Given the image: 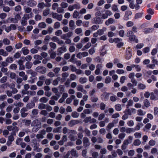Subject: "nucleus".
<instances>
[{"mask_svg":"<svg viewBox=\"0 0 158 158\" xmlns=\"http://www.w3.org/2000/svg\"><path fill=\"white\" fill-rule=\"evenodd\" d=\"M17 68V65L15 64H13L10 66V69H11L16 70Z\"/></svg>","mask_w":158,"mask_h":158,"instance_id":"obj_36","label":"nucleus"},{"mask_svg":"<svg viewBox=\"0 0 158 158\" xmlns=\"http://www.w3.org/2000/svg\"><path fill=\"white\" fill-rule=\"evenodd\" d=\"M106 105L103 102L100 103V109L102 110H103L105 109Z\"/></svg>","mask_w":158,"mask_h":158,"instance_id":"obj_37","label":"nucleus"},{"mask_svg":"<svg viewBox=\"0 0 158 158\" xmlns=\"http://www.w3.org/2000/svg\"><path fill=\"white\" fill-rule=\"evenodd\" d=\"M129 49H130L129 47H128V48L126 49L125 57V58L127 60L130 59L132 56L131 50H129Z\"/></svg>","mask_w":158,"mask_h":158,"instance_id":"obj_1","label":"nucleus"},{"mask_svg":"<svg viewBox=\"0 0 158 158\" xmlns=\"http://www.w3.org/2000/svg\"><path fill=\"white\" fill-rule=\"evenodd\" d=\"M101 59L100 58L99 56H97L95 59V61L98 63H100L101 64L102 63V62L101 61Z\"/></svg>","mask_w":158,"mask_h":158,"instance_id":"obj_60","label":"nucleus"},{"mask_svg":"<svg viewBox=\"0 0 158 158\" xmlns=\"http://www.w3.org/2000/svg\"><path fill=\"white\" fill-rule=\"evenodd\" d=\"M116 73L118 74H121L124 73V71L123 69H118L116 71Z\"/></svg>","mask_w":158,"mask_h":158,"instance_id":"obj_63","label":"nucleus"},{"mask_svg":"<svg viewBox=\"0 0 158 158\" xmlns=\"http://www.w3.org/2000/svg\"><path fill=\"white\" fill-rule=\"evenodd\" d=\"M48 99L45 97H43L40 99V101L41 102L46 103L48 101Z\"/></svg>","mask_w":158,"mask_h":158,"instance_id":"obj_34","label":"nucleus"},{"mask_svg":"<svg viewBox=\"0 0 158 158\" xmlns=\"http://www.w3.org/2000/svg\"><path fill=\"white\" fill-rule=\"evenodd\" d=\"M35 106V103L34 102H31L27 104L26 105V107L27 109H31L34 107Z\"/></svg>","mask_w":158,"mask_h":158,"instance_id":"obj_15","label":"nucleus"},{"mask_svg":"<svg viewBox=\"0 0 158 158\" xmlns=\"http://www.w3.org/2000/svg\"><path fill=\"white\" fill-rule=\"evenodd\" d=\"M110 94V93H108L106 92L102 94L101 96L102 99L105 101L107 100L109 98Z\"/></svg>","mask_w":158,"mask_h":158,"instance_id":"obj_8","label":"nucleus"},{"mask_svg":"<svg viewBox=\"0 0 158 158\" xmlns=\"http://www.w3.org/2000/svg\"><path fill=\"white\" fill-rule=\"evenodd\" d=\"M150 51V48L149 47H146L143 48V51L144 53L148 52Z\"/></svg>","mask_w":158,"mask_h":158,"instance_id":"obj_51","label":"nucleus"},{"mask_svg":"<svg viewBox=\"0 0 158 158\" xmlns=\"http://www.w3.org/2000/svg\"><path fill=\"white\" fill-rule=\"evenodd\" d=\"M13 61V58L12 57H7L6 60V61L7 63H12Z\"/></svg>","mask_w":158,"mask_h":158,"instance_id":"obj_48","label":"nucleus"},{"mask_svg":"<svg viewBox=\"0 0 158 158\" xmlns=\"http://www.w3.org/2000/svg\"><path fill=\"white\" fill-rule=\"evenodd\" d=\"M115 121V120H114L113 121L114 123H109L107 126V128L110 129H111L112 127H113L114 126V123H117V122H114Z\"/></svg>","mask_w":158,"mask_h":158,"instance_id":"obj_24","label":"nucleus"},{"mask_svg":"<svg viewBox=\"0 0 158 158\" xmlns=\"http://www.w3.org/2000/svg\"><path fill=\"white\" fill-rule=\"evenodd\" d=\"M144 106L148 108L150 106V103L148 100L147 99H145L144 101Z\"/></svg>","mask_w":158,"mask_h":158,"instance_id":"obj_25","label":"nucleus"},{"mask_svg":"<svg viewBox=\"0 0 158 158\" xmlns=\"http://www.w3.org/2000/svg\"><path fill=\"white\" fill-rule=\"evenodd\" d=\"M32 65V64L29 62H27L25 64L26 68L27 69H31Z\"/></svg>","mask_w":158,"mask_h":158,"instance_id":"obj_23","label":"nucleus"},{"mask_svg":"<svg viewBox=\"0 0 158 158\" xmlns=\"http://www.w3.org/2000/svg\"><path fill=\"white\" fill-rule=\"evenodd\" d=\"M36 71L41 74H44L46 72V68L42 66H40L36 67Z\"/></svg>","mask_w":158,"mask_h":158,"instance_id":"obj_3","label":"nucleus"},{"mask_svg":"<svg viewBox=\"0 0 158 158\" xmlns=\"http://www.w3.org/2000/svg\"><path fill=\"white\" fill-rule=\"evenodd\" d=\"M6 49L7 52H10L13 50V48L11 46H8L6 47Z\"/></svg>","mask_w":158,"mask_h":158,"instance_id":"obj_54","label":"nucleus"},{"mask_svg":"<svg viewBox=\"0 0 158 158\" xmlns=\"http://www.w3.org/2000/svg\"><path fill=\"white\" fill-rule=\"evenodd\" d=\"M124 31L123 30H121L118 32V34L121 37H123L124 35Z\"/></svg>","mask_w":158,"mask_h":158,"instance_id":"obj_43","label":"nucleus"},{"mask_svg":"<svg viewBox=\"0 0 158 158\" xmlns=\"http://www.w3.org/2000/svg\"><path fill=\"white\" fill-rule=\"evenodd\" d=\"M79 123V122L78 120H72L69 122L68 123V125L70 127H73L75 125L78 124Z\"/></svg>","mask_w":158,"mask_h":158,"instance_id":"obj_10","label":"nucleus"},{"mask_svg":"<svg viewBox=\"0 0 158 158\" xmlns=\"http://www.w3.org/2000/svg\"><path fill=\"white\" fill-rule=\"evenodd\" d=\"M133 103V101L131 99L129 100L128 102V104L127 105V108H128L129 106H132Z\"/></svg>","mask_w":158,"mask_h":158,"instance_id":"obj_49","label":"nucleus"},{"mask_svg":"<svg viewBox=\"0 0 158 158\" xmlns=\"http://www.w3.org/2000/svg\"><path fill=\"white\" fill-rule=\"evenodd\" d=\"M7 80V77L6 76L3 77L0 80V82L2 83H4L6 82Z\"/></svg>","mask_w":158,"mask_h":158,"instance_id":"obj_64","label":"nucleus"},{"mask_svg":"<svg viewBox=\"0 0 158 158\" xmlns=\"http://www.w3.org/2000/svg\"><path fill=\"white\" fill-rule=\"evenodd\" d=\"M141 142L139 139H136L134 141L133 144L135 146H139L140 145Z\"/></svg>","mask_w":158,"mask_h":158,"instance_id":"obj_27","label":"nucleus"},{"mask_svg":"<svg viewBox=\"0 0 158 158\" xmlns=\"http://www.w3.org/2000/svg\"><path fill=\"white\" fill-rule=\"evenodd\" d=\"M50 9L49 8H47L43 12V15L46 16L49 14Z\"/></svg>","mask_w":158,"mask_h":158,"instance_id":"obj_26","label":"nucleus"},{"mask_svg":"<svg viewBox=\"0 0 158 158\" xmlns=\"http://www.w3.org/2000/svg\"><path fill=\"white\" fill-rule=\"evenodd\" d=\"M61 129V127H59L54 128L53 130V132L54 133L60 132V130Z\"/></svg>","mask_w":158,"mask_h":158,"instance_id":"obj_35","label":"nucleus"},{"mask_svg":"<svg viewBox=\"0 0 158 158\" xmlns=\"http://www.w3.org/2000/svg\"><path fill=\"white\" fill-rule=\"evenodd\" d=\"M60 26V23L58 22H56L54 24V27L55 29H57L59 28Z\"/></svg>","mask_w":158,"mask_h":158,"instance_id":"obj_40","label":"nucleus"},{"mask_svg":"<svg viewBox=\"0 0 158 158\" xmlns=\"http://www.w3.org/2000/svg\"><path fill=\"white\" fill-rule=\"evenodd\" d=\"M67 51L66 47L64 45L61 47L57 49V51L58 53L57 54L58 55H60L63 53V52H66Z\"/></svg>","mask_w":158,"mask_h":158,"instance_id":"obj_4","label":"nucleus"},{"mask_svg":"<svg viewBox=\"0 0 158 158\" xmlns=\"http://www.w3.org/2000/svg\"><path fill=\"white\" fill-rule=\"evenodd\" d=\"M22 51L24 55H26L29 53V50L27 47H25L22 49Z\"/></svg>","mask_w":158,"mask_h":158,"instance_id":"obj_12","label":"nucleus"},{"mask_svg":"<svg viewBox=\"0 0 158 158\" xmlns=\"http://www.w3.org/2000/svg\"><path fill=\"white\" fill-rule=\"evenodd\" d=\"M70 153L71 156L77 157L78 156V153H77L76 151L74 149H72L70 151Z\"/></svg>","mask_w":158,"mask_h":158,"instance_id":"obj_17","label":"nucleus"},{"mask_svg":"<svg viewBox=\"0 0 158 158\" xmlns=\"http://www.w3.org/2000/svg\"><path fill=\"white\" fill-rule=\"evenodd\" d=\"M138 87L140 89H144L146 88V86L142 83H139L138 85Z\"/></svg>","mask_w":158,"mask_h":158,"instance_id":"obj_21","label":"nucleus"},{"mask_svg":"<svg viewBox=\"0 0 158 158\" xmlns=\"http://www.w3.org/2000/svg\"><path fill=\"white\" fill-rule=\"evenodd\" d=\"M143 14V12H141L137 13H136L134 16L135 19H137L141 18L142 17V16Z\"/></svg>","mask_w":158,"mask_h":158,"instance_id":"obj_13","label":"nucleus"},{"mask_svg":"<svg viewBox=\"0 0 158 158\" xmlns=\"http://www.w3.org/2000/svg\"><path fill=\"white\" fill-rule=\"evenodd\" d=\"M27 17L24 16L21 22V24L23 26H26L27 24Z\"/></svg>","mask_w":158,"mask_h":158,"instance_id":"obj_16","label":"nucleus"},{"mask_svg":"<svg viewBox=\"0 0 158 158\" xmlns=\"http://www.w3.org/2000/svg\"><path fill=\"white\" fill-rule=\"evenodd\" d=\"M153 30V28H145L143 29V32L145 34H147L152 32Z\"/></svg>","mask_w":158,"mask_h":158,"instance_id":"obj_11","label":"nucleus"},{"mask_svg":"<svg viewBox=\"0 0 158 158\" xmlns=\"http://www.w3.org/2000/svg\"><path fill=\"white\" fill-rule=\"evenodd\" d=\"M129 40L131 43L134 42L135 43H137L139 42L138 39L134 34L129 38Z\"/></svg>","mask_w":158,"mask_h":158,"instance_id":"obj_7","label":"nucleus"},{"mask_svg":"<svg viewBox=\"0 0 158 158\" xmlns=\"http://www.w3.org/2000/svg\"><path fill=\"white\" fill-rule=\"evenodd\" d=\"M79 82L81 84H83L86 82L87 81V79L85 77H81L79 79Z\"/></svg>","mask_w":158,"mask_h":158,"instance_id":"obj_19","label":"nucleus"},{"mask_svg":"<svg viewBox=\"0 0 158 158\" xmlns=\"http://www.w3.org/2000/svg\"><path fill=\"white\" fill-rule=\"evenodd\" d=\"M75 32L77 34H79L82 32V30L81 28H77L75 31Z\"/></svg>","mask_w":158,"mask_h":158,"instance_id":"obj_61","label":"nucleus"},{"mask_svg":"<svg viewBox=\"0 0 158 158\" xmlns=\"http://www.w3.org/2000/svg\"><path fill=\"white\" fill-rule=\"evenodd\" d=\"M83 145L85 147L89 146L90 145L89 140L88 138L84 137L83 138Z\"/></svg>","mask_w":158,"mask_h":158,"instance_id":"obj_6","label":"nucleus"},{"mask_svg":"<svg viewBox=\"0 0 158 158\" xmlns=\"http://www.w3.org/2000/svg\"><path fill=\"white\" fill-rule=\"evenodd\" d=\"M23 46V44L21 43H19L18 44H17L15 45V48L17 49H19L21 48Z\"/></svg>","mask_w":158,"mask_h":158,"instance_id":"obj_45","label":"nucleus"},{"mask_svg":"<svg viewBox=\"0 0 158 158\" xmlns=\"http://www.w3.org/2000/svg\"><path fill=\"white\" fill-rule=\"evenodd\" d=\"M103 22V20L100 17H95L94 18L92 19V22L93 23L95 24H102Z\"/></svg>","mask_w":158,"mask_h":158,"instance_id":"obj_2","label":"nucleus"},{"mask_svg":"<svg viewBox=\"0 0 158 158\" xmlns=\"http://www.w3.org/2000/svg\"><path fill=\"white\" fill-rule=\"evenodd\" d=\"M74 22L73 20H71L69 22V26L70 28L73 29H74Z\"/></svg>","mask_w":158,"mask_h":158,"instance_id":"obj_22","label":"nucleus"},{"mask_svg":"<svg viewBox=\"0 0 158 158\" xmlns=\"http://www.w3.org/2000/svg\"><path fill=\"white\" fill-rule=\"evenodd\" d=\"M124 113H127L128 115H131V110L127 108L124 111Z\"/></svg>","mask_w":158,"mask_h":158,"instance_id":"obj_55","label":"nucleus"},{"mask_svg":"<svg viewBox=\"0 0 158 158\" xmlns=\"http://www.w3.org/2000/svg\"><path fill=\"white\" fill-rule=\"evenodd\" d=\"M143 125V123H139L137 124L135 127V129H134L135 130H138L140 129V126H142Z\"/></svg>","mask_w":158,"mask_h":158,"instance_id":"obj_39","label":"nucleus"},{"mask_svg":"<svg viewBox=\"0 0 158 158\" xmlns=\"http://www.w3.org/2000/svg\"><path fill=\"white\" fill-rule=\"evenodd\" d=\"M36 4V2L33 0H29L27 2V4L30 7L35 6Z\"/></svg>","mask_w":158,"mask_h":158,"instance_id":"obj_9","label":"nucleus"},{"mask_svg":"<svg viewBox=\"0 0 158 158\" xmlns=\"http://www.w3.org/2000/svg\"><path fill=\"white\" fill-rule=\"evenodd\" d=\"M39 27L41 28H45L46 27V24L44 22L40 23L38 24Z\"/></svg>","mask_w":158,"mask_h":158,"instance_id":"obj_30","label":"nucleus"},{"mask_svg":"<svg viewBox=\"0 0 158 158\" xmlns=\"http://www.w3.org/2000/svg\"><path fill=\"white\" fill-rule=\"evenodd\" d=\"M3 42L5 45H9L10 43V41L7 38H4L3 40Z\"/></svg>","mask_w":158,"mask_h":158,"instance_id":"obj_33","label":"nucleus"},{"mask_svg":"<svg viewBox=\"0 0 158 158\" xmlns=\"http://www.w3.org/2000/svg\"><path fill=\"white\" fill-rule=\"evenodd\" d=\"M104 86V84L102 83H99L97 84V87L98 89H100L102 87Z\"/></svg>","mask_w":158,"mask_h":158,"instance_id":"obj_62","label":"nucleus"},{"mask_svg":"<svg viewBox=\"0 0 158 158\" xmlns=\"http://www.w3.org/2000/svg\"><path fill=\"white\" fill-rule=\"evenodd\" d=\"M157 52V50L156 48H153L151 52V54L152 56L155 55Z\"/></svg>","mask_w":158,"mask_h":158,"instance_id":"obj_56","label":"nucleus"},{"mask_svg":"<svg viewBox=\"0 0 158 158\" xmlns=\"http://www.w3.org/2000/svg\"><path fill=\"white\" fill-rule=\"evenodd\" d=\"M60 6L62 8H65L68 7V4L66 2H62L60 4Z\"/></svg>","mask_w":158,"mask_h":158,"instance_id":"obj_47","label":"nucleus"},{"mask_svg":"<svg viewBox=\"0 0 158 158\" xmlns=\"http://www.w3.org/2000/svg\"><path fill=\"white\" fill-rule=\"evenodd\" d=\"M49 45L51 47L54 49H55L56 47V44L52 42H50L49 43Z\"/></svg>","mask_w":158,"mask_h":158,"instance_id":"obj_46","label":"nucleus"},{"mask_svg":"<svg viewBox=\"0 0 158 158\" xmlns=\"http://www.w3.org/2000/svg\"><path fill=\"white\" fill-rule=\"evenodd\" d=\"M91 117H86L83 120V122L85 123H88L89 122H90V119Z\"/></svg>","mask_w":158,"mask_h":158,"instance_id":"obj_58","label":"nucleus"},{"mask_svg":"<svg viewBox=\"0 0 158 158\" xmlns=\"http://www.w3.org/2000/svg\"><path fill=\"white\" fill-rule=\"evenodd\" d=\"M124 45V43L123 42H120L117 43L116 45L117 47L118 48H120L122 47Z\"/></svg>","mask_w":158,"mask_h":158,"instance_id":"obj_42","label":"nucleus"},{"mask_svg":"<svg viewBox=\"0 0 158 158\" xmlns=\"http://www.w3.org/2000/svg\"><path fill=\"white\" fill-rule=\"evenodd\" d=\"M111 81V78L109 76H107L106 77L105 79V83L106 84L109 83Z\"/></svg>","mask_w":158,"mask_h":158,"instance_id":"obj_53","label":"nucleus"},{"mask_svg":"<svg viewBox=\"0 0 158 158\" xmlns=\"http://www.w3.org/2000/svg\"><path fill=\"white\" fill-rule=\"evenodd\" d=\"M46 105L44 103H40L38 106V108L39 109H44L46 108Z\"/></svg>","mask_w":158,"mask_h":158,"instance_id":"obj_32","label":"nucleus"},{"mask_svg":"<svg viewBox=\"0 0 158 158\" xmlns=\"http://www.w3.org/2000/svg\"><path fill=\"white\" fill-rule=\"evenodd\" d=\"M42 19V17L41 15L37 14L35 15V19L36 21H37L41 20Z\"/></svg>","mask_w":158,"mask_h":158,"instance_id":"obj_52","label":"nucleus"},{"mask_svg":"<svg viewBox=\"0 0 158 158\" xmlns=\"http://www.w3.org/2000/svg\"><path fill=\"white\" fill-rule=\"evenodd\" d=\"M112 14L110 10H107L105 14H102V19H105L108 17V16L111 15Z\"/></svg>","mask_w":158,"mask_h":158,"instance_id":"obj_5","label":"nucleus"},{"mask_svg":"<svg viewBox=\"0 0 158 158\" xmlns=\"http://www.w3.org/2000/svg\"><path fill=\"white\" fill-rule=\"evenodd\" d=\"M60 90V94H62L63 92L64 91V85H60L59 86Z\"/></svg>","mask_w":158,"mask_h":158,"instance_id":"obj_59","label":"nucleus"},{"mask_svg":"<svg viewBox=\"0 0 158 158\" xmlns=\"http://www.w3.org/2000/svg\"><path fill=\"white\" fill-rule=\"evenodd\" d=\"M105 115L104 113L101 114L99 116L98 119L99 120H102L104 118Z\"/></svg>","mask_w":158,"mask_h":158,"instance_id":"obj_50","label":"nucleus"},{"mask_svg":"<svg viewBox=\"0 0 158 158\" xmlns=\"http://www.w3.org/2000/svg\"><path fill=\"white\" fill-rule=\"evenodd\" d=\"M8 55V53L2 49H0V55H2L4 56H6Z\"/></svg>","mask_w":158,"mask_h":158,"instance_id":"obj_20","label":"nucleus"},{"mask_svg":"<svg viewBox=\"0 0 158 158\" xmlns=\"http://www.w3.org/2000/svg\"><path fill=\"white\" fill-rule=\"evenodd\" d=\"M106 30V28L103 27L102 29H99L97 31V32L99 35H101L103 34L104 31Z\"/></svg>","mask_w":158,"mask_h":158,"instance_id":"obj_18","label":"nucleus"},{"mask_svg":"<svg viewBox=\"0 0 158 158\" xmlns=\"http://www.w3.org/2000/svg\"><path fill=\"white\" fill-rule=\"evenodd\" d=\"M58 6V4L56 3H54L52 6V8L53 10H55Z\"/></svg>","mask_w":158,"mask_h":158,"instance_id":"obj_57","label":"nucleus"},{"mask_svg":"<svg viewBox=\"0 0 158 158\" xmlns=\"http://www.w3.org/2000/svg\"><path fill=\"white\" fill-rule=\"evenodd\" d=\"M147 13L148 14H150L151 15H153L154 14V11L151 8L148 9L147 11Z\"/></svg>","mask_w":158,"mask_h":158,"instance_id":"obj_38","label":"nucleus"},{"mask_svg":"<svg viewBox=\"0 0 158 158\" xmlns=\"http://www.w3.org/2000/svg\"><path fill=\"white\" fill-rule=\"evenodd\" d=\"M134 129L133 128H127L126 129V132L127 133H130L132 132H134Z\"/></svg>","mask_w":158,"mask_h":158,"instance_id":"obj_31","label":"nucleus"},{"mask_svg":"<svg viewBox=\"0 0 158 158\" xmlns=\"http://www.w3.org/2000/svg\"><path fill=\"white\" fill-rule=\"evenodd\" d=\"M114 22V19L112 18H109L108 20L106 21L105 24L107 26L109 25L110 24L113 23Z\"/></svg>","mask_w":158,"mask_h":158,"instance_id":"obj_14","label":"nucleus"},{"mask_svg":"<svg viewBox=\"0 0 158 158\" xmlns=\"http://www.w3.org/2000/svg\"><path fill=\"white\" fill-rule=\"evenodd\" d=\"M133 25V23L131 21H128L126 23V26L128 27H132Z\"/></svg>","mask_w":158,"mask_h":158,"instance_id":"obj_44","label":"nucleus"},{"mask_svg":"<svg viewBox=\"0 0 158 158\" xmlns=\"http://www.w3.org/2000/svg\"><path fill=\"white\" fill-rule=\"evenodd\" d=\"M115 108L116 110L120 111L122 109L121 106L119 104H117L115 105Z\"/></svg>","mask_w":158,"mask_h":158,"instance_id":"obj_29","label":"nucleus"},{"mask_svg":"<svg viewBox=\"0 0 158 158\" xmlns=\"http://www.w3.org/2000/svg\"><path fill=\"white\" fill-rule=\"evenodd\" d=\"M78 16V12L77 10H75L73 14V17L74 18H76Z\"/></svg>","mask_w":158,"mask_h":158,"instance_id":"obj_41","label":"nucleus"},{"mask_svg":"<svg viewBox=\"0 0 158 158\" xmlns=\"http://www.w3.org/2000/svg\"><path fill=\"white\" fill-rule=\"evenodd\" d=\"M71 115L74 118H77L79 116V114L76 111H74L72 113Z\"/></svg>","mask_w":158,"mask_h":158,"instance_id":"obj_28","label":"nucleus"}]
</instances>
